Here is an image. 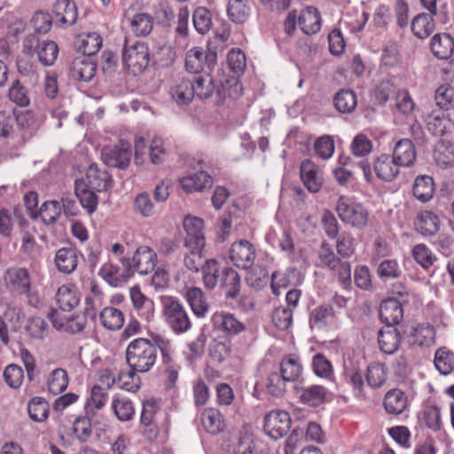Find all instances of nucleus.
<instances>
[{
    "mask_svg": "<svg viewBox=\"0 0 454 454\" xmlns=\"http://www.w3.org/2000/svg\"><path fill=\"white\" fill-rule=\"evenodd\" d=\"M301 30L306 35L317 33L321 27V16L314 6H308L298 16Z\"/></svg>",
    "mask_w": 454,
    "mask_h": 454,
    "instance_id": "26",
    "label": "nucleus"
},
{
    "mask_svg": "<svg viewBox=\"0 0 454 454\" xmlns=\"http://www.w3.org/2000/svg\"><path fill=\"white\" fill-rule=\"evenodd\" d=\"M436 105L444 110L454 107V88L449 84L440 86L435 91Z\"/></svg>",
    "mask_w": 454,
    "mask_h": 454,
    "instance_id": "64",
    "label": "nucleus"
},
{
    "mask_svg": "<svg viewBox=\"0 0 454 454\" xmlns=\"http://www.w3.org/2000/svg\"><path fill=\"white\" fill-rule=\"evenodd\" d=\"M430 49L439 59H449L454 53V39L447 33H439L431 39Z\"/></svg>",
    "mask_w": 454,
    "mask_h": 454,
    "instance_id": "22",
    "label": "nucleus"
},
{
    "mask_svg": "<svg viewBox=\"0 0 454 454\" xmlns=\"http://www.w3.org/2000/svg\"><path fill=\"white\" fill-rule=\"evenodd\" d=\"M204 247L205 245L185 247L188 252L184 254V263L189 270L199 272L202 270L205 262L202 255Z\"/></svg>",
    "mask_w": 454,
    "mask_h": 454,
    "instance_id": "46",
    "label": "nucleus"
},
{
    "mask_svg": "<svg viewBox=\"0 0 454 454\" xmlns=\"http://www.w3.org/2000/svg\"><path fill=\"white\" fill-rule=\"evenodd\" d=\"M150 51L148 46L142 42L129 44L125 40L122 48V62L125 68L134 76L141 74L148 67Z\"/></svg>",
    "mask_w": 454,
    "mask_h": 454,
    "instance_id": "4",
    "label": "nucleus"
},
{
    "mask_svg": "<svg viewBox=\"0 0 454 454\" xmlns=\"http://www.w3.org/2000/svg\"><path fill=\"white\" fill-rule=\"evenodd\" d=\"M227 13L231 21L243 23L249 15V7L245 0H229Z\"/></svg>",
    "mask_w": 454,
    "mask_h": 454,
    "instance_id": "57",
    "label": "nucleus"
},
{
    "mask_svg": "<svg viewBox=\"0 0 454 454\" xmlns=\"http://www.w3.org/2000/svg\"><path fill=\"white\" fill-rule=\"evenodd\" d=\"M379 316L386 326L394 327L398 325L403 317L402 301L395 298L384 300L380 304Z\"/></svg>",
    "mask_w": 454,
    "mask_h": 454,
    "instance_id": "14",
    "label": "nucleus"
},
{
    "mask_svg": "<svg viewBox=\"0 0 454 454\" xmlns=\"http://www.w3.org/2000/svg\"><path fill=\"white\" fill-rule=\"evenodd\" d=\"M6 287L20 295L31 293V278L28 270L23 267L9 268L4 276Z\"/></svg>",
    "mask_w": 454,
    "mask_h": 454,
    "instance_id": "9",
    "label": "nucleus"
},
{
    "mask_svg": "<svg viewBox=\"0 0 454 454\" xmlns=\"http://www.w3.org/2000/svg\"><path fill=\"white\" fill-rule=\"evenodd\" d=\"M335 209L344 223L359 230L366 227L369 212L361 203H357L348 197L340 196Z\"/></svg>",
    "mask_w": 454,
    "mask_h": 454,
    "instance_id": "5",
    "label": "nucleus"
},
{
    "mask_svg": "<svg viewBox=\"0 0 454 454\" xmlns=\"http://www.w3.org/2000/svg\"><path fill=\"white\" fill-rule=\"evenodd\" d=\"M99 275L112 286H118L132 277V275H127L124 266L119 267L111 262L101 267Z\"/></svg>",
    "mask_w": 454,
    "mask_h": 454,
    "instance_id": "34",
    "label": "nucleus"
},
{
    "mask_svg": "<svg viewBox=\"0 0 454 454\" xmlns=\"http://www.w3.org/2000/svg\"><path fill=\"white\" fill-rule=\"evenodd\" d=\"M327 391L320 385H312L302 389L300 401L310 407H317L325 401Z\"/></svg>",
    "mask_w": 454,
    "mask_h": 454,
    "instance_id": "43",
    "label": "nucleus"
},
{
    "mask_svg": "<svg viewBox=\"0 0 454 454\" xmlns=\"http://www.w3.org/2000/svg\"><path fill=\"white\" fill-rule=\"evenodd\" d=\"M185 297L194 315L198 317H204L208 311L209 306L202 290L199 287L188 288Z\"/></svg>",
    "mask_w": 454,
    "mask_h": 454,
    "instance_id": "37",
    "label": "nucleus"
},
{
    "mask_svg": "<svg viewBox=\"0 0 454 454\" xmlns=\"http://www.w3.org/2000/svg\"><path fill=\"white\" fill-rule=\"evenodd\" d=\"M229 257L236 267L247 270L254 265L255 248L248 240L240 239L231 245Z\"/></svg>",
    "mask_w": 454,
    "mask_h": 454,
    "instance_id": "10",
    "label": "nucleus"
},
{
    "mask_svg": "<svg viewBox=\"0 0 454 454\" xmlns=\"http://www.w3.org/2000/svg\"><path fill=\"white\" fill-rule=\"evenodd\" d=\"M434 329L429 324L419 325L413 332L414 343L419 346H431L434 342Z\"/></svg>",
    "mask_w": 454,
    "mask_h": 454,
    "instance_id": "59",
    "label": "nucleus"
},
{
    "mask_svg": "<svg viewBox=\"0 0 454 454\" xmlns=\"http://www.w3.org/2000/svg\"><path fill=\"white\" fill-rule=\"evenodd\" d=\"M204 222L194 216H186L184 220V228L186 231L184 247L205 245L203 233Z\"/></svg>",
    "mask_w": 454,
    "mask_h": 454,
    "instance_id": "18",
    "label": "nucleus"
},
{
    "mask_svg": "<svg viewBox=\"0 0 454 454\" xmlns=\"http://www.w3.org/2000/svg\"><path fill=\"white\" fill-rule=\"evenodd\" d=\"M399 164L389 154H381L374 161L373 169L376 176L386 182L394 180L399 173Z\"/></svg>",
    "mask_w": 454,
    "mask_h": 454,
    "instance_id": "19",
    "label": "nucleus"
},
{
    "mask_svg": "<svg viewBox=\"0 0 454 454\" xmlns=\"http://www.w3.org/2000/svg\"><path fill=\"white\" fill-rule=\"evenodd\" d=\"M97 191L85 185L82 179H77L74 183V193L80 201L82 207L90 215L94 213L98 207V197Z\"/></svg>",
    "mask_w": 454,
    "mask_h": 454,
    "instance_id": "25",
    "label": "nucleus"
},
{
    "mask_svg": "<svg viewBox=\"0 0 454 454\" xmlns=\"http://www.w3.org/2000/svg\"><path fill=\"white\" fill-rule=\"evenodd\" d=\"M291 424L292 420L288 412L276 410L266 414L263 428L270 437L278 440L290 431Z\"/></svg>",
    "mask_w": 454,
    "mask_h": 454,
    "instance_id": "6",
    "label": "nucleus"
},
{
    "mask_svg": "<svg viewBox=\"0 0 454 454\" xmlns=\"http://www.w3.org/2000/svg\"><path fill=\"white\" fill-rule=\"evenodd\" d=\"M130 27L137 36H146L153 27V19L148 13H137L130 20Z\"/></svg>",
    "mask_w": 454,
    "mask_h": 454,
    "instance_id": "48",
    "label": "nucleus"
},
{
    "mask_svg": "<svg viewBox=\"0 0 454 454\" xmlns=\"http://www.w3.org/2000/svg\"><path fill=\"white\" fill-rule=\"evenodd\" d=\"M287 382L288 381L284 379L280 372H272L267 377V392L273 397H282L286 392Z\"/></svg>",
    "mask_w": 454,
    "mask_h": 454,
    "instance_id": "51",
    "label": "nucleus"
},
{
    "mask_svg": "<svg viewBox=\"0 0 454 454\" xmlns=\"http://www.w3.org/2000/svg\"><path fill=\"white\" fill-rule=\"evenodd\" d=\"M192 82L194 97L197 96L200 99L210 98L215 90L214 79L209 74L205 76L200 75Z\"/></svg>",
    "mask_w": 454,
    "mask_h": 454,
    "instance_id": "56",
    "label": "nucleus"
},
{
    "mask_svg": "<svg viewBox=\"0 0 454 454\" xmlns=\"http://www.w3.org/2000/svg\"><path fill=\"white\" fill-rule=\"evenodd\" d=\"M126 362L129 368L139 373L149 372L157 363L156 347L146 338H137L126 348Z\"/></svg>",
    "mask_w": 454,
    "mask_h": 454,
    "instance_id": "1",
    "label": "nucleus"
},
{
    "mask_svg": "<svg viewBox=\"0 0 454 454\" xmlns=\"http://www.w3.org/2000/svg\"><path fill=\"white\" fill-rule=\"evenodd\" d=\"M27 411L31 419L43 422L48 418L49 404L44 398L36 396L28 403Z\"/></svg>",
    "mask_w": 454,
    "mask_h": 454,
    "instance_id": "52",
    "label": "nucleus"
},
{
    "mask_svg": "<svg viewBox=\"0 0 454 454\" xmlns=\"http://www.w3.org/2000/svg\"><path fill=\"white\" fill-rule=\"evenodd\" d=\"M89 188L102 192L111 188L113 180L111 175L106 169L98 168L96 163L89 166L85 178H82Z\"/></svg>",
    "mask_w": 454,
    "mask_h": 454,
    "instance_id": "13",
    "label": "nucleus"
},
{
    "mask_svg": "<svg viewBox=\"0 0 454 454\" xmlns=\"http://www.w3.org/2000/svg\"><path fill=\"white\" fill-rule=\"evenodd\" d=\"M61 214V206L59 201L51 200L44 202L39 211L42 221L51 225L57 222Z\"/></svg>",
    "mask_w": 454,
    "mask_h": 454,
    "instance_id": "58",
    "label": "nucleus"
},
{
    "mask_svg": "<svg viewBox=\"0 0 454 454\" xmlns=\"http://www.w3.org/2000/svg\"><path fill=\"white\" fill-rule=\"evenodd\" d=\"M434 29V14L431 12L419 13L411 21V31L419 39L428 37Z\"/></svg>",
    "mask_w": 454,
    "mask_h": 454,
    "instance_id": "35",
    "label": "nucleus"
},
{
    "mask_svg": "<svg viewBox=\"0 0 454 454\" xmlns=\"http://www.w3.org/2000/svg\"><path fill=\"white\" fill-rule=\"evenodd\" d=\"M434 365L440 373L450 374L454 369V354L446 348H439L434 355Z\"/></svg>",
    "mask_w": 454,
    "mask_h": 454,
    "instance_id": "53",
    "label": "nucleus"
},
{
    "mask_svg": "<svg viewBox=\"0 0 454 454\" xmlns=\"http://www.w3.org/2000/svg\"><path fill=\"white\" fill-rule=\"evenodd\" d=\"M118 262L125 267L127 275L134 276L135 272L140 275L152 273L157 265V254L148 246L136 247L132 257L121 256Z\"/></svg>",
    "mask_w": 454,
    "mask_h": 454,
    "instance_id": "3",
    "label": "nucleus"
},
{
    "mask_svg": "<svg viewBox=\"0 0 454 454\" xmlns=\"http://www.w3.org/2000/svg\"><path fill=\"white\" fill-rule=\"evenodd\" d=\"M102 38L96 32L80 35L75 42L77 51L82 56L90 58L95 55L102 47Z\"/></svg>",
    "mask_w": 454,
    "mask_h": 454,
    "instance_id": "32",
    "label": "nucleus"
},
{
    "mask_svg": "<svg viewBox=\"0 0 454 454\" xmlns=\"http://www.w3.org/2000/svg\"><path fill=\"white\" fill-rule=\"evenodd\" d=\"M279 372L288 382L297 380L302 372L300 357L295 354L285 356L280 362Z\"/></svg>",
    "mask_w": 454,
    "mask_h": 454,
    "instance_id": "33",
    "label": "nucleus"
},
{
    "mask_svg": "<svg viewBox=\"0 0 454 454\" xmlns=\"http://www.w3.org/2000/svg\"><path fill=\"white\" fill-rule=\"evenodd\" d=\"M334 318V311L331 305L323 304L315 309L310 314V325L317 328H325Z\"/></svg>",
    "mask_w": 454,
    "mask_h": 454,
    "instance_id": "47",
    "label": "nucleus"
},
{
    "mask_svg": "<svg viewBox=\"0 0 454 454\" xmlns=\"http://www.w3.org/2000/svg\"><path fill=\"white\" fill-rule=\"evenodd\" d=\"M40 63L44 67L52 66L59 55V48L55 42L44 40L36 51Z\"/></svg>",
    "mask_w": 454,
    "mask_h": 454,
    "instance_id": "50",
    "label": "nucleus"
},
{
    "mask_svg": "<svg viewBox=\"0 0 454 454\" xmlns=\"http://www.w3.org/2000/svg\"><path fill=\"white\" fill-rule=\"evenodd\" d=\"M216 60L215 51L194 47L186 53L185 68L191 74H199L203 71L205 67L210 69L216 64Z\"/></svg>",
    "mask_w": 454,
    "mask_h": 454,
    "instance_id": "8",
    "label": "nucleus"
},
{
    "mask_svg": "<svg viewBox=\"0 0 454 454\" xmlns=\"http://www.w3.org/2000/svg\"><path fill=\"white\" fill-rule=\"evenodd\" d=\"M102 325L111 331L120 330L124 324V314L113 306L104 308L99 313Z\"/></svg>",
    "mask_w": 454,
    "mask_h": 454,
    "instance_id": "39",
    "label": "nucleus"
},
{
    "mask_svg": "<svg viewBox=\"0 0 454 454\" xmlns=\"http://www.w3.org/2000/svg\"><path fill=\"white\" fill-rule=\"evenodd\" d=\"M383 404L388 414L399 415L406 410L408 397L401 389L394 388L386 393Z\"/></svg>",
    "mask_w": 454,
    "mask_h": 454,
    "instance_id": "27",
    "label": "nucleus"
},
{
    "mask_svg": "<svg viewBox=\"0 0 454 454\" xmlns=\"http://www.w3.org/2000/svg\"><path fill=\"white\" fill-rule=\"evenodd\" d=\"M129 297L137 315L146 322H150L154 315L153 301L144 294L138 286L129 288Z\"/></svg>",
    "mask_w": 454,
    "mask_h": 454,
    "instance_id": "15",
    "label": "nucleus"
},
{
    "mask_svg": "<svg viewBox=\"0 0 454 454\" xmlns=\"http://www.w3.org/2000/svg\"><path fill=\"white\" fill-rule=\"evenodd\" d=\"M227 62L232 73L239 76L241 75L247 67L246 55L239 49H232L227 56Z\"/></svg>",
    "mask_w": 454,
    "mask_h": 454,
    "instance_id": "63",
    "label": "nucleus"
},
{
    "mask_svg": "<svg viewBox=\"0 0 454 454\" xmlns=\"http://www.w3.org/2000/svg\"><path fill=\"white\" fill-rule=\"evenodd\" d=\"M220 263L215 259L205 260L202 266V281L205 287L213 290L220 282L221 278Z\"/></svg>",
    "mask_w": 454,
    "mask_h": 454,
    "instance_id": "41",
    "label": "nucleus"
},
{
    "mask_svg": "<svg viewBox=\"0 0 454 454\" xmlns=\"http://www.w3.org/2000/svg\"><path fill=\"white\" fill-rule=\"evenodd\" d=\"M68 386V376L66 370L58 368L52 371L48 379L49 391L57 395L67 389Z\"/></svg>",
    "mask_w": 454,
    "mask_h": 454,
    "instance_id": "49",
    "label": "nucleus"
},
{
    "mask_svg": "<svg viewBox=\"0 0 454 454\" xmlns=\"http://www.w3.org/2000/svg\"><path fill=\"white\" fill-rule=\"evenodd\" d=\"M182 188L187 192H202L213 185V178L205 171H199L180 180Z\"/></svg>",
    "mask_w": 454,
    "mask_h": 454,
    "instance_id": "30",
    "label": "nucleus"
},
{
    "mask_svg": "<svg viewBox=\"0 0 454 454\" xmlns=\"http://www.w3.org/2000/svg\"><path fill=\"white\" fill-rule=\"evenodd\" d=\"M416 156L415 146L408 138L401 139L395 144L392 155L400 167L412 166L415 162Z\"/></svg>",
    "mask_w": 454,
    "mask_h": 454,
    "instance_id": "24",
    "label": "nucleus"
},
{
    "mask_svg": "<svg viewBox=\"0 0 454 454\" xmlns=\"http://www.w3.org/2000/svg\"><path fill=\"white\" fill-rule=\"evenodd\" d=\"M434 160L442 168H449L454 166V144L442 139L434 146Z\"/></svg>",
    "mask_w": 454,
    "mask_h": 454,
    "instance_id": "31",
    "label": "nucleus"
},
{
    "mask_svg": "<svg viewBox=\"0 0 454 454\" xmlns=\"http://www.w3.org/2000/svg\"><path fill=\"white\" fill-rule=\"evenodd\" d=\"M212 321L215 328L228 337L239 335L247 330L246 324L231 313H215Z\"/></svg>",
    "mask_w": 454,
    "mask_h": 454,
    "instance_id": "12",
    "label": "nucleus"
},
{
    "mask_svg": "<svg viewBox=\"0 0 454 454\" xmlns=\"http://www.w3.org/2000/svg\"><path fill=\"white\" fill-rule=\"evenodd\" d=\"M246 282L254 289H262L268 284V272L266 269L261 266H252L247 269Z\"/></svg>",
    "mask_w": 454,
    "mask_h": 454,
    "instance_id": "54",
    "label": "nucleus"
},
{
    "mask_svg": "<svg viewBox=\"0 0 454 454\" xmlns=\"http://www.w3.org/2000/svg\"><path fill=\"white\" fill-rule=\"evenodd\" d=\"M366 380L372 387H380L387 380L385 365L380 363H372L367 367Z\"/></svg>",
    "mask_w": 454,
    "mask_h": 454,
    "instance_id": "55",
    "label": "nucleus"
},
{
    "mask_svg": "<svg viewBox=\"0 0 454 454\" xmlns=\"http://www.w3.org/2000/svg\"><path fill=\"white\" fill-rule=\"evenodd\" d=\"M336 109L342 114L352 113L357 106L356 93L349 89H342L338 91L333 98Z\"/></svg>",
    "mask_w": 454,
    "mask_h": 454,
    "instance_id": "42",
    "label": "nucleus"
},
{
    "mask_svg": "<svg viewBox=\"0 0 454 454\" xmlns=\"http://www.w3.org/2000/svg\"><path fill=\"white\" fill-rule=\"evenodd\" d=\"M450 120L442 111H434L426 118L427 130L434 136H442L445 133Z\"/></svg>",
    "mask_w": 454,
    "mask_h": 454,
    "instance_id": "45",
    "label": "nucleus"
},
{
    "mask_svg": "<svg viewBox=\"0 0 454 454\" xmlns=\"http://www.w3.org/2000/svg\"><path fill=\"white\" fill-rule=\"evenodd\" d=\"M112 409L116 418L122 422L130 421L135 416L134 404L126 397H114L112 401Z\"/></svg>",
    "mask_w": 454,
    "mask_h": 454,
    "instance_id": "44",
    "label": "nucleus"
},
{
    "mask_svg": "<svg viewBox=\"0 0 454 454\" xmlns=\"http://www.w3.org/2000/svg\"><path fill=\"white\" fill-rule=\"evenodd\" d=\"M412 192L414 197L421 201L427 202L429 201L434 193V183L432 176L428 175H420L416 177Z\"/></svg>",
    "mask_w": 454,
    "mask_h": 454,
    "instance_id": "36",
    "label": "nucleus"
},
{
    "mask_svg": "<svg viewBox=\"0 0 454 454\" xmlns=\"http://www.w3.org/2000/svg\"><path fill=\"white\" fill-rule=\"evenodd\" d=\"M73 431L80 442H86L92 434L90 419L87 416L76 418L73 424Z\"/></svg>",
    "mask_w": 454,
    "mask_h": 454,
    "instance_id": "62",
    "label": "nucleus"
},
{
    "mask_svg": "<svg viewBox=\"0 0 454 454\" xmlns=\"http://www.w3.org/2000/svg\"><path fill=\"white\" fill-rule=\"evenodd\" d=\"M52 12L56 20L63 25L72 26L78 18L77 6L72 0H56Z\"/></svg>",
    "mask_w": 454,
    "mask_h": 454,
    "instance_id": "20",
    "label": "nucleus"
},
{
    "mask_svg": "<svg viewBox=\"0 0 454 454\" xmlns=\"http://www.w3.org/2000/svg\"><path fill=\"white\" fill-rule=\"evenodd\" d=\"M96 64L88 57L80 56L75 58L69 68V75L78 82H89L96 74Z\"/></svg>",
    "mask_w": 454,
    "mask_h": 454,
    "instance_id": "16",
    "label": "nucleus"
},
{
    "mask_svg": "<svg viewBox=\"0 0 454 454\" xmlns=\"http://www.w3.org/2000/svg\"><path fill=\"white\" fill-rule=\"evenodd\" d=\"M131 156L130 145L124 142L114 146H106L101 152V159L106 165L120 169H126L129 167Z\"/></svg>",
    "mask_w": 454,
    "mask_h": 454,
    "instance_id": "7",
    "label": "nucleus"
},
{
    "mask_svg": "<svg viewBox=\"0 0 454 454\" xmlns=\"http://www.w3.org/2000/svg\"><path fill=\"white\" fill-rule=\"evenodd\" d=\"M400 340L401 335L395 327L386 326L379 332V347L385 354H394L398 349Z\"/></svg>",
    "mask_w": 454,
    "mask_h": 454,
    "instance_id": "28",
    "label": "nucleus"
},
{
    "mask_svg": "<svg viewBox=\"0 0 454 454\" xmlns=\"http://www.w3.org/2000/svg\"><path fill=\"white\" fill-rule=\"evenodd\" d=\"M300 175L309 192L316 193L321 190L324 183L323 173L311 160L306 159L301 163Z\"/></svg>",
    "mask_w": 454,
    "mask_h": 454,
    "instance_id": "11",
    "label": "nucleus"
},
{
    "mask_svg": "<svg viewBox=\"0 0 454 454\" xmlns=\"http://www.w3.org/2000/svg\"><path fill=\"white\" fill-rule=\"evenodd\" d=\"M162 316L168 327L176 334L186 333L192 322L184 304L174 296H161Z\"/></svg>",
    "mask_w": 454,
    "mask_h": 454,
    "instance_id": "2",
    "label": "nucleus"
},
{
    "mask_svg": "<svg viewBox=\"0 0 454 454\" xmlns=\"http://www.w3.org/2000/svg\"><path fill=\"white\" fill-rule=\"evenodd\" d=\"M201 423L205 430L212 434H216L223 431L225 426L223 415L215 408L204 410L201 414Z\"/></svg>",
    "mask_w": 454,
    "mask_h": 454,
    "instance_id": "38",
    "label": "nucleus"
},
{
    "mask_svg": "<svg viewBox=\"0 0 454 454\" xmlns=\"http://www.w3.org/2000/svg\"><path fill=\"white\" fill-rule=\"evenodd\" d=\"M440 224L438 215L429 210L418 214L414 221L417 231L426 237L435 235L440 230Z\"/></svg>",
    "mask_w": 454,
    "mask_h": 454,
    "instance_id": "23",
    "label": "nucleus"
},
{
    "mask_svg": "<svg viewBox=\"0 0 454 454\" xmlns=\"http://www.w3.org/2000/svg\"><path fill=\"white\" fill-rule=\"evenodd\" d=\"M57 270L63 274H71L78 265V252L74 247H61L55 254Z\"/></svg>",
    "mask_w": 454,
    "mask_h": 454,
    "instance_id": "21",
    "label": "nucleus"
},
{
    "mask_svg": "<svg viewBox=\"0 0 454 454\" xmlns=\"http://www.w3.org/2000/svg\"><path fill=\"white\" fill-rule=\"evenodd\" d=\"M219 284L227 300L235 299L239 294L241 288L240 277L231 267L222 269Z\"/></svg>",
    "mask_w": 454,
    "mask_h": 454,
    "instance_id": "17",
    "label": "nucleus"
},
{
    "mask_svg": "<svg viewBox=\"0 0 454 454\" xmlns=\"http://www.w3.org/2000/svg\"><path fill=\"white\" fill-rule=\"evenodd\" d=\"M193 26L201 35L207 33L211 27L212 20L209 11L205 7L197 8L192 16Z\"/></svg>",
    "mask_w": 454,
    "mask_h": 454,
    "instance_id": "61",
    "label": "nucleus"
},
{
    "mask_svg": "<svg viewBox=\"0 0 454 454\" xmlns=\"http://www.w3.org/2000/svg\"><path fill=\"white\" fill-rule=\"evenodd\" d=\"M171 95L178 105H188L194 98L193 82L188 78H182L172 87Z\"/></svg>",
    "mask_w": 454,
    "mask_h": 454,
    "instance_id": "40",
    "label": "nucleus"
},
{
    "mask_svg": "<svg viewBox=\"0 0 454 454\" xmlns=\"http://www.w3.org/2000/svg\"><path fill=\"white\" fill-rule=\"evenodd\" d=\"M10 100L19 106H27L30 103L27 89L21 84L20 80H14L8 90Z\"/></svg>",
    "mask_w": 454,
    "mask_h": 454,
    "instance_id": "60",
    "label": "nucleus"
},
{
    "mask_svg": "<svg viewBox=\"0 0 454 454\" xmlns=\"http://www.w3.org/2000/svg\"><path fill=\"white\" fill-rule=\"evenodd\" d=\"M56 301L61 310L71 311L80 302L79 291L74 285H63L57 291Z\"/></svg>",
    "mask_w": 454,
    "mask_h": 454,
    "instance_id": "29",
    "label": "nucleus"
}]
</instances>
